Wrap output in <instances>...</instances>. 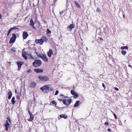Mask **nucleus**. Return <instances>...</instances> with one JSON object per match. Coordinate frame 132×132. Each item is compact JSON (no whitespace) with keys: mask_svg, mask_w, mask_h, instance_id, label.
Here are the masks:
<instances>
[{"mask_svg":"<svg viewBox=\"0 0 132 132\" xmlns=\"http://www.w3.org/2000/svg\"><path fill=\"white\" fill-rule=\"evenodd\" d=\"M8 98L10 100V99L11 98V97L12 95V92L10 91V92H8Z\"/></svg>","mask_w":132,"mask_h":132,"instance_id":"a211bd4d","label":"nucleus"},{"mask_svg":"<svg viewBox=\"0 0 132 132\" xmlns=\"http://www.w3.org/2000/svg\"><path fill=\"white\" fill-rule=\"evenodd\" d=\"M12 104H14V103L16 102V101L15 100V97L14 96H13L11 101Z\"/></svg>","mask_w":132,"mask_h":132,"instance_id":"6ab92c4d","label":"nucleus"},{"mask_svg":"<svg viewBox=\"0 0 132 132\" xmlns=\"http://www.w3.org/2000/svg\"><path fill=\"white\" fill-rule=\"evenodd\" d=\"M7 119L9 120L10 123H11V120L10 118V117H7Z\"/></svg>","mask_w":132,"mask_h":132,"instance_id":"c756f323","label":"nucleus"},{"mask_svg":"<svg viewBox=\"0 0 132 132\" xmlns=\"http://www.w3.org/2000/svg\"><path fill=\"white\" fill-rule=\"evenodd\" d=\"M11 50L12 51H13V52H15L16 51V49L14 47H13L11 49Z\"/></svg>","mask_w":132,"mask_h":132,"instance_id":"7c9ffc66","label":"nucleus"},{"mask_svg":"<svg viewBox=\"0 0 132 132\" xmlns=\"http://www.w3.org/2000/svg\"><path fill=\"white\" fill-rule=\"evenodd\" d=\"M38 3L39 2V0H38Z\"/></svg>","mask_w":132,"mask_h":132,"instance_id":"680f3d73","label":"nucleus"},{"mask_svg":"<svg viewBox=\"0 0 132 132\" xmlns=\"http://www.w3.org/2000/svg\"><path fill=\"white\" fill-rule=\"evenodd\" d=\"M30 25L31 27L33 28L34 29H36V28L34 26V24L35 22H34L33 20L31 19L30 21Z\"/></svg>","mask_w":132,"mask_h":132,"instance_id":"9b49d317","label":"nucleus"},{"mask_svg":"<svg viewBox=\"0 0 132 132\" xmlns=\"http://www.w3.org/2000/svg\"><path fill=\"white\" fill-rule=\"evenodd\" d=\"M61 95V96H63V95H63V94H61V95Z\"/></svg>","mask_w":132,"mask_h":132,"instance_id":"5fc2aeb1","label":"nucleus"},{"mask_svg":"<svg viewBox=\"0 0 132 132\" xmlns=\"http://www.w3.org/2000/svg\"><path fill=\"white\" fill-rule=\"evenodd\" d=\"M40 89L44 94H46L49 92L50 88L48 86L45 85L40 88Z\"/></svg>","mask_w":132,"mask_h":132,"instance_id":"7ed1b4c3","label":"nucleus"},{"mask_svg":"<svg viewBox=\"0 0 132 132\" xmlns=\"http://www.w3.org/2000/svg\"><path fill=\"white\" fill-rule=\"evenodd\" d=\"M10 29L12 31V30H14V29L18 30L19 29V28L16 27V26H15L11 28H10Z\"/></svg>","mask_w":132,"mask_h":132,"instance_id":"b1692460","label":"nucleus"},{"mask_svg":"<svg viewBox=\"0 0 132 132\" xmlns=\"http://www.w3.org/2000/svg\"><path fill=\"white\" fill-rule=\"evenodd\" d=\"M2 16L1 14L0 13V19H1L2 18Z\"/></svg>","mask_w":132,"mask_h":132,"instance_id":"09e8293b","label":"nucleus"},{"mask_svg":"<svg viewBox=\"0 0 132 132\" xmlns=\"http://www.w3.org/2000/svg\"><path fill=\"white\" fill-rule=\"evenodd\" d=\"M113 115L114 116V118L115 119H117V116H116V114L115 113H114L113 114Z\"/></svg>","mask_w":132,"mask_h":132,"instance_id":"79ce46f5","label":"nucleus"},{"mask_svg":"<svg viewBox=\"0 0 132 132\" xmlns=\"http://www.w3.org/2000/svg\"><path fill=\"white\" fill-rule=\"evenodd\" d=\"M42 64V62L40 60H36L33 63V65L35 67L40 66Z\"/></svg>","mask_w":132,"mask_h":132,"instance_id":"f257e3e1","label":"nucleus"},{"mask_svg":"<svg viewBox=\"0 0 132 132\" xmlns=\"http://www.w3.org/2000/svg\"><path fill=\"white\" fill-rule=\"evenodd\" d=\"M114 88L115 89V90H116L118 91L119 90L118 88L117 87H114Z\"/></svg>","mask_w":132,"mask_h":132,"instance_id":"a18cd8bd","label":"nucleus"},{"mask_svg":"<svg viewBox=\"0 0 132 132\" xmlns=\"http://www.w3.org/2000/svg\"><path fill=\"white\" fill-rule=\"evenodd\" d=\"M128 66L129 67H131V68H132V67L131 65H128Z\"/></svg>","mask_w":132,"mask_h":132,"instance_id":"3c124183","label":"nucleus"},{"mask_svg":"<svg viewBox=\"0 0 132 132\" xmlns=\"http://www.w3.org/2000/svg\"><path fill=\"white\" fill-rule=\"evenodd\" d=\"M34 118V116L33 115H31L30 116V118L28 119L29 121H32Z\"/></svg>","mask_w":132,"mask_h":132,"instance_id":"412c9836","label":"nucleus"},{"mask_svg":"<svg viewBox=\"0 0 132 132\" xmlns=\"http://www.w3.org/2000/svg\"><path fill=\"white\" fill-rule=\"evenodd\" d=\"M21 96L20 95V94H19V95H18L16 96V98L17 99H18L19 100L20 99V96Z\"/></svg>","mask_w":132,"mask_h":132,"instance_id":"473e14b6","label":"nucleus"},{"mask_svg":"<svg viewBox=\"0 0 132 132\" xmlns=\"http://www.w3.org/2000/svg\"><path fill=\"white\" fill-rule=\"evenodd\" d=\"M34 71L37 73H39L43 72L44 70L43 69H34Z\"/></svg>","mask_w":132,"mask_h":132,"instance_id":"2eb2a0df","label":"nucleus"},{"mask_svg":"<svg viewBox=\"0 0 132 132\" xmlns=\"http://www.w3.org/2000/svg\"><path fill=\"white\" fill-rule=\"evenodd\" d=\"M74 3L76 5V6L79 8L80 9L81 7L80 5L76 1H75L74 2Z\"/></svg>","mask_w":132,"mask_h":132,"instance_id":"aec40b11","label":"nucleus"},{"mask_svg":"<svg viewBox=\"0 0 132 132\" xmlns=\"http://www.w3.org/2000/svg\"><path fill=\"white\" fill-rule=\"evenodd\" d=\"M5 131H7L8 130V128L10 127V125L8 123V121L6 120V122L5 124Z\"/></svg>","mask_w":132,"mask_h":132,"instance_id":"f8f14e48","label":"nucleus"},{"mask_svg":"<svg viewBox=\"0 0 132 132\" xmlns=\"http://www.w3.org/2000/svg\"><path fill=\"white\" fill-rule=\"evenodd\" d=\"M63 11L60 12V14H62L63 13Z\"/></svg>","mask_w":132,"mask_h":132,"instance_id":"8fccbe9b","label":"nucleus"},{"mask_svg":"<svg viewBox=\"0 0 132 132\" xmlns=\"http://www.w3.org/2000/svg\"><path fill=\"white\" fill-rule=\"evenodd\" d=\"M25 48H24L22 50V56L23 58L25 59V51H24V50Z\"/></svg>","mask_w":132,"mask_h":132,"instance_id":"4be33fe9","label":"nucleus"},{"mask_svg":"<svg viewBox=\"0 0 132 132\" xmlns=\"http://www.w3.org/2000/svg\"><path fill=\"white\" fill-rule=\"evenodd\" d=\"M52 104H55V105H57V103L55 100H53L51 102Z\"/></svg>","mask_w":132,"mask_h":132,"instance_id":"c85d7f7f","label":"nucleus"},{"mask_svg":"<svg viewBox=\"0 0 132 132\" xmlns=\"http://www.w3.org/2000/svg\"><path fill=\"white\" fill-rule=\"evenodd\" d=\"M44 42L43 39L42 38L40 39L36 40L35 41V43L36 44H39L40 45H42Z\"/></svg>","mask_w":132,"mask_h":132,"instance_id":"0eeeda50","label":"nucleus"},{"mask_svg":"<svg viewBox=\"0 0 132 132\" xmlns=\"http://www.w3.org/2000/svg\"><path fill=\"white\" fill-rule=\"evenodd\" d=\"M25 55H25V60L27 59L28 58L29 59L31 58V59H33V57L32 56L30 53L27 54L25 52Z\"/></svg>","mask_w":132,"mask_h":132,"instance_id":"1a4fd4ad","label":"nucleus"},{"mask_svg":"<svg viewBox=\"0 0 132 132\" xmlns=\"http://www.w3.org/2000/svg\"><path fill=\"white\" fill-rule=\"evenodd\" d=\"M75 27V25L74 24H71L69 25L67 27V30L69 31H71L72 29Z\"/></svg>","mask_w":132,"mask_h":132,"instance_id":"9d476101","label":"nucleus"},{"mask_svg":"<svg viewBox=\"0 0 132 132\" xmlns=\"http://www.w3.org/2000/svg\"><path fill=\"white\" fill-rule=\"evenodd\" d=\"M29 115H30V116H31V115H32V114L31 113H29Z\"/></svg>","mask_w":132,"mask_h":132,"instance_id":"864d4df0","label":"nucleus"},{"mask_svg":"<svg viewBox=\"0 0 132 132\" xmlns=\"http://www.w3.org/2000/svg\"><path fill=\"white\" fill-rule=\"evenodd\" d=\"M15 93L16 94H20V96H21L22 94H21V93H20V92L18 90V89L16 90V89H15Z\"/></svg>","mask_w":132,"mask_h":132,"instance_id":"393cba45","label":"nucleus"},{"mask_svg":"<svg viewBox=\"0 0 132 132\" xmlns=\"http://www.w3.org/2000/svg\"><path fill=\"white\" fill-rule=\"evenodd\" d=\"M59 100L60 101H61L62 100H61V99H59Z\"/></svg>","mask_w":132,"mask_h":132,"instance_id":"13d9d810","label":"nucleus"},{"mask_svg":"<svg viewBox=\"0 0 132 132\" xmlns=\"http://www.w3.org/2000/svg\"><path fill=\"white\" fill-rule=\"evenodd\" d=\"M127 52H126L124 50L122 51H121V53H122L124 55H125L126 54Z\"/></svg>","mask_w":132,"mask_h":132,"instance_id":"cd10ccee","label":"nucleus"},{"mask_svg":"<svg viewBox=\"0 0 132 132\" xmlns=\"http://www.w3.org/2000/svg\"><path fill=\"white\" fill-rule=\"evenodd\" d=\"M16 64L18 65V70H20V69L21 66L24 63L23 62L17 61L16 62Z\"/></svg>","mask_w":132,"mask_h":132,"instance_id":"423d86ee","label":"nucleus"},{"mask_svg":"<svg viewBox=\"0 0 132 132\" xmlns=\"http://www.w3.org/2000/svg\"><path fill=\"white\" fill-rule=\"evenodd\" d=\"M121 49H126L127 50H128V47L127 46H122L121 47Z\"/></svg>","mask_w":132,"mask_h":132,"instance_id":"a878e982","label":"nucleus"},{"mask_svg":"<svg viewBox=\"0 0 132 132\" xmlns=\"http://www.w3.org/2000/svg\"><path fill=\"white\" fill-rule=\"evenodd\" d=\"M28 36V35L27 32H25V39L27 38Z\"/></svg>","mask_w":132,"mask_h":132,"instance_id":"4c0bfd02","label":"nucleus"},{"mask_svg":"<svg viewBox=\"0 0 132 132\" xmlns=\"http://www.w3.org/2000/svg\"><path fill=\"white\" fill-rule=\"evenodd\" d=\"M50 90L51 91H53V88H50Z\"/></svg>","mask_w":132,"mask_h":132,"instance_id":"49530a36","label":"nucleus"},{"mask_svg":"<svg viewBox=\"0 0 132 132\" xmlns=\"http://www.w3.org/2000/svg\"><path fill=\"white\" fill-rule=\"evenodd\" d=\"M32 72V71L30 69H29L28 71H27V73L28 74L29 73L31 72Z\"/></svg>","mask_w":132,"mask_h":132,"instance_id":"f704fd0d","label":"nucleus"},{"mask_svg":"<svg viewBox=\"0 0 132 132\" xmlns=\"http://www.w3.org/2000/svg\"><path fill=\"white\" fill-rule=\"evenodd\" d=\"M30 42L31 41L30 40H28V42H27V44H28V45H30L31 44L30 43Z\"/></svg>","mask_w":132,"mask_h":132,"instance_id":"e433bc0d","label":"nucleus"},{"mask_svg":"<svg viewBox=\"0 0 132 132\" xmlns=\"http://www.w3.org/2000/svg\"><path fill=\"white\" fill-rule=\"evenodd\" d=\"M131 110H132V108L131 109Z\"/></svg>","mask_w":132,"mask_h":132,"instance_id":"0e129e2a","label":"nucleus"},{"mask_svg":"<svg viewBox=\"0 0 132 132\" xmlns=\"http://www.w3.org/2000/svg\"><path fill=\"white\" fill-rule=\"evenodd\" d=\"M105 124L106 125H109V123H108V122H105Z\"/></svg>","mask_w":132,"mask_h":132,"instance_id":"c03bdc74","label":"nucleus"},{"mask_svg":"<svg viewBox=\"0 0 132 132\" xmlns=\"http://www.w3.org/2000/svg\"><path fill=\"white\" fill-rule=\"evenodd\" d=\"M87 50L88 49V48L87 47Z\"/></svg>","mask_w":132,"mask_h":132,"instance_id":"e2e57ef3","label":"nucleus"},{"mask_svg":"<svg viewBox=\"0 0 132 132\" xmlns=\"http://www.w3.org/2000/svg\"><path fill=\"white\" fill-rule=\"evenodd\" d=\"M53 51L51 49H50L47 52V55L48 57H51V55H53Z\"/></svg>","mask_w":132,"mask_h":132,"instance_id":"4468645a","label":"nucleus"},{"mask_svg":"<svg viewBox=\"0 0 132 132\" xmlns=\"http://www.w3.org/2000/svg\"><path fill=\"white\" fill-rule=\"evenodd\" d=\"M47 34L48 35L50 36V35H49V34H50L51 33V31L49 29H47Z\"/></svg>","mask_w":132,"mask_h":132,"instance_id":"5701e85b","label":"nucleus"},{"mask_svg":"<svg viewBox=\"0 0 132 132\" xmlns=\"http://www.w3.org/2000/svg\"><path fill=\"white\" fill-rule=\"evenodd\" d=\"M63 97H64L65 98H68V96H63Z\"/></svg>","mask_w":132,"mask_h":132,"instance_id":"603ef678","label":"nucleus"},{"mask_svg":"<svg viewBox=\"0 0 132 132\" xmlns=\"http://www.w3.org/2000/svg\"><path fill=\"white\" fill-rule=\"evenodd\" d=\"M78 96V93H76L74 95L73 97L75 99H76V98Z\"/></svg>","mask_w":132,"mask_h":132,"instance_id":"bb28decb","label":"nucleus"},{"mask_svg":"<svg viewBox=\"0 0 132 132\" xmlns=\"http://www.w3.org/2000/svg\"><path fill=\"white\" fill-rule=\"evenodd\" d=\"M38 78L42 81H46L49 80V77L46 76L39 75L38 77Z\"/></svg>","mask_w":132,"mask_h":132,"instance_id":"f03ea898","label":"nucleus"},{"mask_svg":"<svg viewBox=\"0 0 132 132\" xmlns=\"http://www.w3.org/2000/svg\"><path fill=\"white\" fill-rule=\"evenodd\" d=\"M40 57L45 62H47L48 59L46 56L43 55L42 56H41Z\"/></svg>","mask_w":132,"mask_h":132,"instance_id":"dca6fc26","label":"nucleus"},{"mask_svg":"<svg viewBox=\"0 0 132 132\" xmlns=\"http://www.w3.org/2000/svg\"><path fill=\"white\" fill-rule=\"evenodd\" d=\"M23 39H25V31H23Z\"/></svg>","mask_w":132,"mask_h":132,"instance_id":"ea45409f","label":"nucleus"},{"mask_svg":"<svg viewBox=\"0 0 132 132\" xmlns=\"http://www.w3.org/2000/svg\"><path fill=\"white\" fill-rule=\"evenodd\" d=\"M59 91L58 90H56L55 93V95H57L59 93Z\"/></svg>","mask_w":132,"mask_h":132,"instance_id":"58836bf2","label":"nucleus"},{"mask_svg":"<svg viewBox=\"0 0 132 132\" xmlns=\"http://www.w3.org/2000/svg\"><path fill=\"white\" fill-rule=\"evenodd\" d=\"M29 86L32 88H34L36 87V82L34 81H31L29 84Z\"/></svg>","mask_w":132,"mask_h":132,"instance_id":"6e6552de","label":"nucleus"},{"mask_svg":"<svg viewBox=\"0 0 132 132\" xmlns=\"http://www.w3.org/2000/svg\"><path fill=\"white\" fill-rule=\"evenodd\" d=\"M72 101V100L71 99H65L63 100L62 102L63 104L66 106H68L70 104Z\"/></svg>","mask_w":132,"mask_h":132,"instance_id":"20e7f679","label":"nucleus"},{"mask_svg":"<svg viewBox=\"0 0 132 132\" xmlns=\"http://www.w3.org/2000/svg\"><path fill=\"white\" fill-rule=\"evenodd\" d=\"M67 117V116L65 114H61L58 117V118L59 119H60L61 118H63L64 119H66Z\"/></svg>","mask_w":132,"mask_h":132,"instance_id":"ddd939ff","label":"nucleus"},{"mask_svg":"<svg viewBox=\"0 0 132 132\" xmlns=\"http://www.w3.org/2000/svg\"><path fill=\"white\" fill-rule=\"evenodd\" d=\"M80 102V101H77L76 103H75L74 104V106L75 107H76L77 106H79L80 104L81 103V102Z\"/></svg>","mask_w":132,"mask_h":132,"instance_id":"f3484780","label":"nucleus"},{"mask_svg":"<svg viewBox=\"0 0 132 132\" xmlns=\"http://www.w3.org/2000/svg\"><path fill=\"white\" fill-rule=\"evenodd\" d=\"M12 36L11 37L9 41V43L10 44L14 43L16 39V35L14 33H13L12 34Z\"/></svg>","mask_w":132,"mask_h":132,"instance_id":"39448f33","label":"nucleus"},{"mask_svg":"<svg viewBox=\"0 0 132 132\" xmlns=\"http://www.w3.org/2000/svg\"><path fill=\"white\" fill-rule=\"evenodd\" d=\"M123 17H125L124 15H123Z\"/></svg>","mask_w":132,"mask_h":132,"instance_id":"bf43d9fd","label":"nucleus"},{"mask_svg":"<svg viewBox=\"0 0 132 132\" xmlns=\"http://www.w3.org/2000/svg\"><path fill=\"white\" fill-rule=\"evenodd\" d=\"M102 84V86H103V87H104V89H105V86L104 84L103 83Z\"/></svg>","mask_w":132,"mask_h":132,"instance_id":"37998d69","label":"nucleus"},{"mask_svg":"<svg viewBox=\"0 0 132 132\" xmlns=\"http://www.w3.org/2000/svg\"><path fill=\"white\" fill-rule=\"evenodd\" d=\"M42 39H43V40H44L45 42H46L47 40V39L45 37H43Z\"/></svg>","mask_w":132,"mask_h":132,"instance_id":"2f4dec72","label":"nucleus"},{"mask_svg":"<svg viewBox=\"0 0 132 132\" xmlns=\"http://www.w3.org/2000/svg\"><path fill=\"white\" fill-rule=\"evenodd\" d=\"M101 11V10L100 9L98 8H97V10H96V11L97 12H100V11Z\"/></svg>","mask_w":132,"mask_h":132,"instance_id":"a19ab883","label":"nucleus"},{"mask_svg":"<svg viewBox=\"0 0 132 132\" xmlns=\"http://www.w3.org/2000/svg\"><path fill=\"white\" fill-rule=\"evenodd\" d=\"M28 112H29V113H31V112H30V110H28Z\"/></svg>","mask_w":132,"mask_h":132,"instance_id":"4d7b16f0","label":"nucleus"},{"mask_svg":"<svg viewBox=\"0 0 132 132\" xmlns=\"http://www.w3.org/2000/svg\"><path fill=\"white\" fill-rule=\"evenodd\" d=\"M71 93L73 95L76 93V92H74L72 90H71Z\"/></svg>","mask_w":132,"mask_h":132,"instance_id":"72a5a7b5","label":"nucleus"},{"mask_svg":"<svg viewBox=\"0 0 132 132\" xmlns=\"http://www.w3.org/2000/svg\"><path fill=\"white\" fill-rule=\"evenodd\" d=\"M78 129H79V130H80V128H79H79H78Z\"/></svg>","mask_w":132,"mask_h":132,"instance_id":"052dcab7","label":"nucleus"},{"mask_svg":"<svg viewBox=\"0 0 132 132\" xmlns=\"http://www.w3.org/2000/svg\"><path fill=\"white\" fill-rule=\"evenodd\" d=\"M12 31V30H11L10 29L9 30L8 33H7V36H8L9 35L10 32Z\"/></svg>","mask_w":132,"mask_h":132,"instance_id":"c9c22d12","label":"nucleus"},{"mask_svg":"<svg viewBox=\"0 0 132 132\" xmlns=\"http://www.w3.org/2000/svg\"><path fill=\"white\" fill-rule=\"evenodd\" d=\"M108 131H111V129H110V128H108Z\"/></svg>","mask_w":132,"mask_h":132,"instance_id":"de8ad7c7","label":"nucleus"},{"mask_svg":"<svg viewBox=\"0 0 132 132\" xmlns=\"http://www.w3.org/2000/svg\"><path fill=\"white\" fill-rule=\"evenodd\" d=\"M84 100V97H82V100L83 101Z\"/></svg>","mask_w":132,"mask_h":132,"instance_id":"6e6d98bb","label":"nucleus"}]
</instances>
